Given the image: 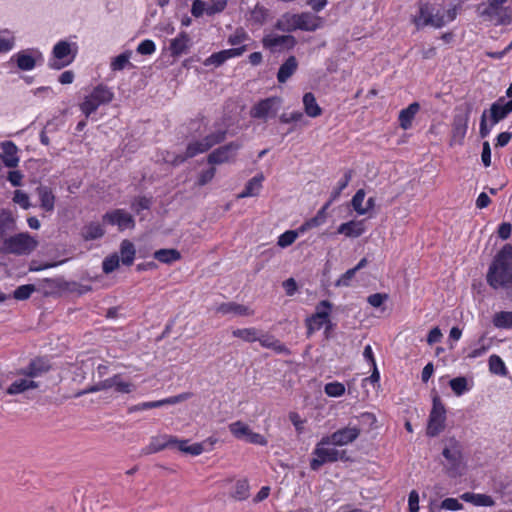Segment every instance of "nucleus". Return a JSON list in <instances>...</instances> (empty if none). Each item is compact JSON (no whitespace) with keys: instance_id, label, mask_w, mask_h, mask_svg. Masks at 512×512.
<instances>
[{"instance_id":"obj_53","label":"nucleus","mask_w":512,"mask_h":512,"mask_svg":"<svg viewBox=\"0 0 512 512\" xmlns=\"http://www.w3.org/2000/svg\"><path fill=\"white\" fill-rule=\"evenodd\" d=\"M226 138V131L225 130H217L215 132L210 133L209 135L205 136L203 138V141L205 145L208 147V149L212 148L213 146L223 142Z\"/></svg>"},{"instance_id":"obj_50","label":"nucleus","mask_w":512,"mask_h":512,"mask_svg":"<svg viewBox=\"0 0 512 512\" xmlns=\"http://www.w3.org/2000/svg\"><path fill=\"white\" fill-rule=\"evenodd\" d=\"M449 385L457 396H461L469 390L468 381L465 377L459 376L450 380Z\"/></svg>"},{"instance_id":"obj_33","label":"nucleus","mask_w":512,"mask_h":512,"mask_svg":"<svg viewBox=\"0 0 512 512\" xmlns=\"http://www.w3.org/2000/svg\"><path fill=\"white\" fill-rule=\"evenodd\" d=\"M15 229V220L10 211L0 209V238H7L6 235Z\"/></svg>"},{"instance_id":"obj_44","label":"nucleus","mask_w":512,"mask_h":512,"mask_svg":"<svg viewBox=\"0 0 512 512\" xmlns=\"http://www.w3.org/2000/svg\"><path fill=\"white\" fill-rule=\"evenodd\" d=\"M260 331L256 328H242L235 329L232 331V335L236 338H240L245 342H255L259 338Z\"/></svg>"},{"instance_id":"obj_32","label":"nucleus","mask_w":512,"mask_h":512,"mask_svg":"<svg viewBox=\"0 0 512 512\" xmlns=\"http://www.w3.org/2000/svg\"><path fill=\"white\" fill-rule=\"evenodd\" d=\"M326 312L314 313L312 316L307 318L306 326L308 335L313 334L315 331L320 330L325 323H329Z\"/></svg>"},{"instance_id":"obj_20","label":"nucleus","mask_w":512,"mask_h":512,"mask_svg":"<svg viewBox=\"0 0 512 512\" xmlns=\"http://www.w3.org/2000/svg\"><path fill=\"white\" fill-rule=\"evenodd\" d=\"M365 230L366 227L364 220H352L339 225L337 228V233L343 234L348 238H358L365 232Z\"/></svg>"},{"instance_id":"obj_12","label":"nucleus","mask_w":512,"mask_h":512,"mask_svg":"<svg viewBox=\"0 0 512 512\" xmlns=\"http://www.w3.org/2000/svg\"><path fill=\"white\" fill-rule=\"evenodd\" d=\"M175 442L176 437L172 435L163 434L153 436L150 439V443L142 449L141 453L143 455H150L167 448H173Z\"/></svg>"},{"instance_id":"obj_52","label":"nucleus","mask_w":512,"mask_h":512,"mask_svg":"<svg viewBox=\"0 0 512 512\" xmlns=\"http://www.w3.org/2000/svg\"><path fill=\"white\" fill-rule=\"evenodd\" d=\"M364 199H365V191L363 189H359L352 198L351 204L353 209L359 215L367 214V208H364Z\"/></svg>"},{"instance_id":"obj_63","label":"nucleus","mask_w":512,"mask_h":512,"mask_svg":"<svg viewBox=\"0 0 512 512\" xmlns=\"http://www.w3.org/2000/svg\"><path fill=\"white\" fill-rule=\"evenodd\" d=\"M225 61H227L225 54L223 53V51H220L217 53H213L211 56H209L207 59H205L204 65L205 66L214 65V66L218 67V66L222 65Z\"/></svg>"},{"instance_id":"obj_14","label":"nucleus","mask_w":512,"mask_h":512,"mask_svg":"<svg viewBox=\"0 0 512 512\" xmlns=\"http://www.w3.org/2000/svg\"><path fill=\"white\" fill-rule=\"evenodd\" d=\"M277 103L275 98L264 99L252 108L251 116L265 120L274 117L277 113Z\"/></svg>"},{"instance_id":"obj_28","label":"nucleus","mask_w":512,"mask_h":512,"mask_svg":"<svg viewBox=\"0 0 512 512\" xmlns=\"http://www.w3.org/2000/svg\"><path fill=\"white\" fill-rule=\"evenodd\" d=\"M298 62L295 56H290L280 66L277 73V80L279 83H285L297 70Z\"/></svg>"},{"instance_id":"obj_16","label":"nucleus","mask_w":512,"mask_h":512,"mask_svg":"<svg viewBox=\"0 0 512 512\" xmlns=\"http://www.w3.org/2000/svg\"><path fill=\"white\" fill-rule=\"evenodd\" d=\"M51 366L49 362L43 358H37L32 360L29 365L19 371V375L26 376L31 379H35L50 370Z\"/></svg>"},{"instance_id":"obj_38","label":"nucleus","mask_w":512,"mask_h":512,"mask_svg":"<svg viewBox=\"0 0 512 512\" xmlns=\"http://www.w3.org/2000/svg\"><path fill=\"white\" fill-rule=\"evenodd\" d=\"M14 58L16 59L17 66L20 70L29 71L36 65V59L27 51L17 53Z\"/></svg>"},{"instance_id":"obj_7","label":"nucleus","mask_w":512,"mask_h":512,"mask_svg":"<svg viewBox=\"0 0 512 512\" xmlns=\"http://www.w3.org/2000/svg\"><path fill=\"white\" fill-rule=\"evenodd\" d=\"M329 444L323 443V438L317 443L314 451L313 458L310 462V468L314 471L319 470V468L328 462H336L339 459H343L344 451L340 452L335 448L327 447Z\"/></svg>"},{"instance_id":"obj_48","label":"nucleus","mask_w":512,"mask_h":512,"mask_svg":"<svg viewBox=\"0 0 512 512\" xmlns=\"http://www.w3.org/2000/svg\"><path fill=\"white\" fill-rule=\"evenodd\" d=\"M352 178V171L345 172L344 177L338 182L337 186L333 189L330 195V200L327 203L334 202L341 194V192L348 186Z\"/></svg>"},{"instance_id":"obj_19","label":"nucleus","mask_w":512,"mask_h":512,"mask_svg":"<svg viewBox=\"0 0 512 512\" xmlns=\"http://www.w3.org/2000/svg\"><path fill=\"white\" fill-rule=\"evenodd\" d=\"M1 159L8 168H15L19 163L18 147L12 141H4L1 143Z\"/></svg>"},{"instance_id":"obj_62","label":"nucleus","mask_w":512,"mask_h":512,"mask_svg":"<svg viewBox=\"0 0 512 512\" xmlns=\"http://www.w3.org/2000/svg\"><path fill=\"white\" fill-rule=\"evenodd\" d=\"M151 206V199L145 196L135 198L131 203V208L139 214L142 210L149 209Z\"/></svg>"},{"instance_id":"obj_64","label":"nucleus","mask_w":512,"mask_h":512,"mask_svg":"<svg viewBox=\"0 0 512 512\" xmlns=\"http://www.w3.org/2000/svg\"><path fill=\"white\" fill-rule=\"evenodd\" d=\"M440 508L449 511H458L463 509V505L456 498H446L441 502Z\"/></svg>"},{"instance_id":"obj_25","label":"nucleus","mask_w":512,"mask_h":512,"mask_svg":"<svg viewBox=\"0 0 512 512\" xmlns=\"http://www.w3.org/2000/svg\"><path fill=\"white\" fill-rule=\"evenodd\" d=\"M36 191L40 200V207L46 212H52L55 207V196L52 190L47 186H39Z\"/></svg>"},{"instance_id":"obj_4","label":"nucleus","mask_w":512,"mask_h":512,"mask_svg":"<svg viewBox=\"0 0 512 512\" xmlns=\"http://www.w3.org/2000/svg\"><path fill=\"white\" fill-rule=\"evenodd\" d=\"M37 244V241L28 233H19L4 238L1 251L8 254L28 255L36 249Z\"/></svg>"},{"instance_id":"obj_57","label":"nucleus","mask_w":512,"mask_h":512,"mask_svg":"<svg viewBox=\"0 0 512 512\" xmlns=\"http://www.w3.org/2000/svg\"><path fill=\"white\" fill-rule=\"evenodd\" d=\"M297 237H298L297 231L288 230V231L282 233L278 237L277 244H278V246H280L282 248H286V247L292 245L295 242V240L297 239Z\"/></svg>"},{"instance_id":"obj_34","label":"nucleus","mask_w":512,"mask_h":512,"mask_svg":"<svg viewBox=\"0 0 512 512\" xmlns=\"http://www.w3.org/2000/svg\"><path fill=\"white\" fill-rule=\"evenodd\" d=\"M104 235V229L98 222H90L81 230V236L84 240L90 241L99 239Z\"/></svg>"},{"instance_id":"obj_10","label":"nucleus","mask_w":512,"mask_h":512,"mask_svg":"<svg viewBox=\"0 0 512 512\" xmlns=\"http://www.w3.org/2000/svg\"><path fill=\"white\" fill-rule=\"evenodd\" d=\"M103 221L116 225L120 231L132 229L135 226L133 216L124 209H115L103 215Z\"/></svg>"},{"instance_id":"obj_61","label":"nucleus","mask_w":512,"mask_h":512,"mask_svg":"<svg viewBox=\"0 0 512 512\" xmlns=\"http://www.w3.org/2000/svg\"><path fill=\"white\" fill-rule=\"evenodd\" d=\"M130 53L125 52L113 59L111 69L114 71L123 70L129 64Z\"/></svg>"},{"instance_id":"obj_59","label":"nucleus","mask_w":512,"mask_h":512,"mask_svg":"<svg viewBox=\"0 0 512 512\" xmlns=\"http://www.w3.org/2000/svg\"><path fill=\"white\" fill-rule=\"evenodd\" d=\"M324 391L330 397H340L345 393V386L340 382H330L325 385Z\"/></svg>"},{"instance_id":"obj_54","label":"nucleus","mask_w":512,"mask_h":512,"mask_svg":"<svg viewBox=\"0 0 512 512\" xmlns=\"http://www.w3.org/2000/svg\"><path fill=\"white\" fill-rule=\"evenodd\" d=\"M14 46V37L9 30L0 31V52H8Z\"/></svg>"},{"instance_id":"obj_13","label":"nucleus","mask_w":512,"mask_h":512,"mask_svg":"<svg viewBox=\"0 0 512 512\" xmlns=\"http://www.w3.org/2000/svg\"><path fill=\"white\" fill-rule=\"evenodd\" d=\"M445 24L443 16L434 14L429 5H422L419 9V17L416 20V25L420 26H433L440 28Z\"/></svg>"},{"instance_id":"obj_22","label":"nucleus","mask_w":512,"mask_h":512,"mask_svg":"<svg viewBox=\"0 0 512 512\" xmlns=\"http://www.w3.org/2000/svg\"><path fill=\"white\" fill-rule=\"evenodd\" d=\"M191 46V38L186 32H181L176 38L170 41L169 50L174 57L186 53Z\"/></svg>"},{"instance_id":"obj_26","label":"nucleus","mask_w":512,"mask_h":512,"mask_svg":"<svg viewBox=\"0 0 512 512\" xmlns=\"http://www.w3.org/2000/svg\"><path fill=\"white\" fill-rule=\"evenodd\" d=\"M419 109L420 105L417 102H413L407 108L400 111L398 120L402 129L407 130L411 128L412 121Z\"/></svg>"},{"instance_id":"obj_1","label":"nucleus","mask_w":512,"mask_h":512,"mask_svg":"<svg viewBox=\"0 0 512 512\" xmlns=\"http://www.w3.org/2000/svg\"><path fill=\"white\" fill-rule=\"evenodd\" d=\"M487 282L494 289H512V245H504L497 253L489 267Z\"/></svg>"},{"instance_id":"obj_56","label":"nucleus","mask_w":512,"mask_h":512,"mask_svg":"<svg viewBox=\"0 0 512 512\" xmlns=\"http://www.w3.org/2000/svg\"><path fill=\"white\" fill-rule=\"evenodd\" d=\"M111 388V381H110V378L108 379H105L95 385H92L90 387H87L86 389L82 390V391H79L75 394L76 397H80L82 395H85V394H89V393H95V392H98V391H102V390H107V389H110Z\"/></svg>"},{"instance_id":"obj_46","label":"nucleus","mask_w":512,"mask_h":512,"mask_svg":"<svg viewBox=\"0 0 512 512\" xmlns=\"http://www.w3.org/2000/svg\"><path fill=\"white\" fill-rule=\"evenodd\" d=\"M489 370L491 373L505 376L507 374V368L505 363L498 355H491L489 357Z\"/></svg>"},{"instance_id":"obj_2","label":"nucleus","mask_w":512,"mask_h":512,"mask_svg":"<svg viewBox=\"0 0 512 512\" xmlns=\"http://www.w3.org/2000/svg\"><path fill=\"white\" fill-rule=\"evenodd\" d=\"M443 467L450 477L461 476L466 468L464 447L455 437L443 440Z\"/></svg>"},{"instance_id":"obj_15","label":"nucleus","mask_w":512,"mask_h":512,"mask_svg":"<svg viewBox=\"0 0 512 512\" xmlns=\"http://www.w3.org/2000/svg\"><path fill=\"white\" fill-rule=\"evenodd\" d=\"M512 112V99L506 101L504 97L499 98L490 107L491 125L497 124Z\"/></svg>"},{"instance_id":"obj_24","label":"nucleus","mask_w":512,"mask_h":512,"mask_svg":"<svg viewBox=\"0 0 512 512\" xmlns=\"http://www.w3.org/2000/svg\"><path fill=\"white\" fill-rule=\"evenodd\" d=\"M319 17L311 13L296 14L297 30L315 31L320 26Z\"/></svg>"},{"instance_id":"obj_23","label":"nucleus","mask_w":512,"mask_h":512,"mask_svg":"<svg viewBox=\"0 0 512 512\" xmlns=\"http://www.w3.org/2000/svg\"><path fill=\"white\" fill-rule=\"evenodd\" d=\"M262 347L272 349L279 354H289V349L274 336L260 332L257 339Z\"/></svg>"},{"instance_id":"obj_9","label":"nucleus","mask_w":512,"mask_h":512,"mask_svg":"<svg viewBox=\"0 0 512 512\" xmlns=\"http://www.w3.org/2000/svg\"><path fill=\"white\" fill-rule=\"evenodd\" d=\"M360 435L358 427H344L332 433L329 436L323 437L324 444H332L335 446H344L354 442Z\"/></svg>"},{"instance_id":"obj_30","label":"nucleus","mask_w":512,"mask_h":512,"mask_svg":"<svg viewBox=\"0 0 512 512\" xmlns=\"http://www.w3.org/2000/svg\"><path fill=\"white\" fill-rule=\"evenodd\" d=\"M264 181V175L262 173L254 176L250 179L244 190L238 195L239 198L252 197L259 194L262 188V182Z\"/></svg>"},{"instance_id":"obj_8","label":"nucleus","mask_w":512,"mask_h":512,"mask_svg":"<svg viewBox=\"0 0 512 512\" xmlns=\"http://www.w3.org/2000/svg\"><path fill=\"white\" fill-rule=\"evenodd\" d=\"M53 59L49 62V67L60 70L69 65L75 57L72 52V44L67 41H59L53 48Z\"/></svg>"},{"instance_id":"obj_29","label":"nucleus","mask_w":512,"mask_h":512,"mask_svg":"<svg viewBox=\"0 0 512 512\" xmlns=\"http://www.w3.org/2000/svg\"><path fill=\"white\" fill-rule=\"evenodd\" d=\"M303 107L307 116L317 118L322 115V108L318 105L313 93L307 92L303 95Z\"/></svg>"},{"instance_id":"obj_43","label":"nucleus","mask_w":512,"mask_h":512,"mask_svg":"<svg viewBox=\"0 0 512 512\" xmlns=\"http://www.w3.org/2000/svg\"><path fill=\"white\" fill-rule=\"evenodd\" d=\"M154 258L162 263L170 264L181 258L176 249H160L154 252Z\"/></svg>"},{"instance_id":"obj_55","label":"nucleus","mask_w":512,"mask_h":512,"mask_svg":"<svg viewBox=\"0 0 512 512\" xmlns=\"http://www.w3.org/2000/svg\"><path fill=\"white\" fill-rule=\"evenodd\" d=\"M227 6V0L206 1V14L209 16L221 13Z\"/></svg>"},{"instance_id":"obj_31","label":"nucleus","mask_w":512,"mask_h":512,"mask_svg":"<svg viewBox=\"0 0 512 512\" xmlns=\"http://www.w3.org/2000/svg\"><path fill=\"white\" fill-rule=\"evenodd\" d=\"M295 39L290 35H268L263 38V45L268 48H276L283 45L293 46Z\"/></svg>"},{"instance_id":"obj_36","label":"nucleus","mask_w":512,"mask_h":512,"mask_svg":"<svg viewBox=\"0 0 512 512\" xmlns=\"http://www.w3.org/2000/svg\"><path fill=\"white\" fill-rule=\"evenodd\" d=\"M135 247L132 242L129 240H123L120 245V255L121 261L124 265L130 266L132 265L135 258Z\"/></svg>"},{"instance_id":"obj_39","label":"nucleus","mask_w":512,"mask_h":512,"mask_svg":"<svg viewBox=\"0 0 512 512\" xmlns=\"http://www.w3.org/2000/svg\"><path fill=\"white\" fill-rule=\"evenodd\" d=\"M492 323L499 329H512V311H500L495 313Z\"/></svg>"},{"instance_id":"obj_60","label":"nucleus","mask_w":512,"mask_h":512,"mask_svg":"<svg viewBox=\"0 0 512 512\" xmlns=\"http://www.w3.org/2000/svg\"><path fill=\"white\" fill-rule=\"evenodd\" d=\"M35 291V286L32 284L21 285L13 293V296L17 300H26Z\"/></svg>"},{"instance_id":"obj_35","label":"nucleus","mask_w":512,"mask_h":512,"mask_svg":"<svg viewBox=\"0 0 512 512\" xmlns=\"http://www.w3.org/2000/svg\"><path fill=\"white\" fill-rule=\"evenodd\" d=\"M275 28L283 32L297 30L296 14L285 13L276 22Z\"/></svg>"},{"instance_id":"obj_45","label":"nucleus","mask_w":512,"mask_h":512,"mask_svg":"<svg viewBox=\"0 0 512 512\" xmlns=\"http://www.w3.org/2000/svg\"><path fill=\"white\" fill-rule=\"evenodd\" d=\"M250 40L249 35L243 28H237L233 34L228 37V44L231 46L240 47L246 45L245 43Z\"/></svg>"},{"instance_id":"obj_42","label":"nucleus","mask_w":512,"mask_h":512,"mask_svg":"<svg viewBox=\"0 0 512 512\" xmlns=\"http://www.w3.org/2000/svg\"><path fill=\"white\" fill-rule=\"evenodd\" d=\"M229 430L233 434L234 437L240 440H244L247 442V438H249V434H251L252 430L250 427L242 421H236L229 425Z\"/></svg>"},{"instance_id":"obj_3","label":"nucleus","mask_w":512,"mask_h":512,"mask_svg":"<svg viewBox=\"0 0 512 512\" xmlns=\"http://www.w3.org/2000/svg\"><path fill=\"white\" fill-rule=\"evenodd\" d=\"M478 16L486 22L496 26L512 24V3L508 0H486L476 8Z\"/></svg>"},{"instance_id":"obj_17","label":"nucleus","mask_w":512,"mask_h":512,"mask_svg":"<svg viewBox=\"0 0 512 512\" xmlns=\"http://www.w3.org/2000/svg\"><path fill=\"white\" fill-rule=\"evenodd\" d=\"M208 147L205 145L203 139L190 142L187 145L186 152L184 155H177L173 160H169L173 165H179L189 158L195 157L198 154L208 151Z\"/></svg>"},{"instance_id":"obj_21","label":"nucleus","mask_w":512,"mask_h":512,"mask_svg":"<svg viewBox=\"0 0 512 512\" xmlns=\"http://www.w3.org/2000/svg\"><path fill=\"white\" fill-rule=\"evenodd\" d=\"M38 387L39 383L37 381L24 376L23 378L13 381L7 388L6 393L9 395H17Z\"/></svg>"},{"instance_id":"obj_58","label":"nucleus","mask_w":512,"mask_h":512,"mask_svg":"<svg viewBox=\"0 0 512 512\" xmlns=\"http://www.w3.org/2000/svg\"><path fill=\"white\" fill-rule=\"evenodd\" d=\"M119 263L120 260L117 254H112L106 257L102 263L103 272L106 274L112 273L119 267Z\"/></svg>"},{"instance_id":"obj_41","label":"nucleus","mask_w":512,"mask_h":512,"mask_svg":"<svg viewBox=\"0 0 512 512\" xmlns=\"http://www.w3.org/2000/svg\"><path fill=\"white\" fill-rule=\"evenodd\" d=\"M269 15L268 9H266L262 5H255V7L250 11V15L248 17V21L253 25H262L265 23L267 17Z\"/></svg>"},{"instance_id":"obj_47","label":"nucleus","mask_w":512,"mask_h":512,"mask_svg":"<svg viewBox=\"0 0 512 512\" xmlns=\"http://www.w3.org/2000/svg\"><path fill=\"white\" fill-rule=\"evenodd\" d=\"M231 496L238 501L247 499L249 497V484L247 480H238Z\"/></svg>"},{"instance_id":"obj_27","label":"nucleus","mask_w":512,"mask_h":512,"mask_svg":"<svg viewBox=\"0 0 512 512\" xmlns=\"http://www.w3.org/2000/svg\"><path fill=\"white\" fill-rule=\"evenodd\" d=\"M465 502L471 503L474 506H482V507H491L494 506L495 501L490 495L486 494H476L471 492L463 493L460 496Z\"/></svg>"},{"instance_id":"obj_51","label":"nucleus","mask_w":512,"mask_h":512,"mask_svg":"<svg viewBox=\"0 0 512 512\" xmlns=\"http://www.w3.org/2000/svg\"><path fill=\"white\" fill-rule=\"evenodd\" d=\"M467 131V120L462 117H456L453 123V138L459 141L463 140Z\"/></svg>"},{"instance_id":"obj_6","label":"nucleus","mask_w":512,"mask_h":512,"mask_svg":"<svg viewBox=\"0 0 512 512\" xmlns=\"http://www.w3.org/2000/svg\"><path fill=\"white\" fill-rule=\"evenodd\" d=\"M446 408L441 398L436 394L432 400L426 433L430 437L439 435L445 429Z\"/></svg>"},{"instance_id":"obj_37","label":"nucleus","mask_w":512,"mask_h":512,"mask_svg":"<svg viewBox=\"0 0 512 512\" xmlns=\"http://www.w3.org/2000/svg\"><path fill=\"white\" fill-rule=\"evenodd\" d=\"M173 448H176L181 452L188 453L193 456H198L204 451L202 443H194L192 445H188V440H179L177 438Z\"/></svg>"},{"instance_id":"obj_11","label":"nucleus","mask_w":512,"mask_h":512,"mask_svg":"<svg viewBox=\"0 0 512 512\" xmlns=\"http://www.w3.org/2000/svg\"><path fill=\"white\" fill-rule=\"evenodd\" d=\"M239 148L240 144L236 142H230L229 144L221 146L212 151L209 154L207 161L212 165L228 162L236 155Z\"/></svg>"},{"instance_id":"obj_18","label":"nucleus","mask_w":512,"mask_h":512,"mask_svg":"<svg viewBox=\"0 0 512 512\" xmlns=\"http://www.w3.org/2000/svg\"><path fill=\"white\" fill-rule=\"evenodd\" d=\"M216 312L221 315H232V316H251L253 310L248 306L238 304L235 302L222 303L216 307Z\"/></svg>"},{"instance_id":"obj_40","label":"nucleus","mask_w":512,"mask_h":512,"mask_svg":"<svg viewBox=\"0 0 512 512\" xmlns=\"http://www.w3.org/2000/svg\"><path fill=\"white\" fill-rule=\"evenodd\" d=\"M330 206V203H326L318 212L317 214L306 221L301 227V231H305L307 229L318 227L325 223L326 221V210Z\"/></svg>"},{"instance_id":"obj_49","label":"nucleus","mask_w":512,"mask_h":512,"mask_svg":"<svg viewBox=\"0 0 512 512\" xmlns=\"http://www.w3.org/2000/svg\"><path fill=\"white\" fill-rule=\"evenodd\" d=\"M111 388H115V390L119 393H130L134 390V385L130 382H125L122 380L120 375H115L110 378Z\"/></svg>"},{"instance_id":"obj_5","label":"nucleus","mask_w":512,"mask_h":512,"mask_svg":"<svg viewBox=\"0 0 512 512\" xmlns=\"http://www.w3.org/2000/svg\"><path fill=\"white\" fill-rule=\"evenodd\" d=\"M113 98L114 93L112 90L100 84L84 98V101L80 104V110L86 117H89L99 106L110 103Z\"/></svg>"}]
</instances>
